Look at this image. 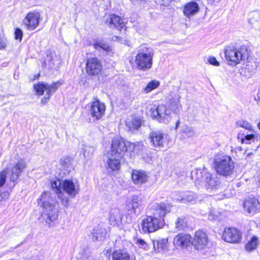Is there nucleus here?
Listing matches in <instances>:
<instances>
[{
  "label": "nucleus",
  "instance_id": "1",
  "mask_svg": "<svg viewBox=\"0 0 260 260\" xmlns=\"http://www.w3.org/2000/svg\"><path fill=\"white\" fill-rule=\"evenodd\" d=\"M171 205L168 203L153 204L151 207L153 215L146 216L142 220V231L144 233H150L163 228L165 224L164 217L171 212Z\"/></svg>",
  "mask_w": 260,
  "mask_h": 260
},
{
  "label": "nucleus",
  "instance_id": "2",
  "mask_svg": "<svg viewBox=\"0 0 260 260\" xmlns=\"http://www.w3.org/2000/svg\"><path fill=\"white\" fill-rule=\"evenodd\" d=\"M53 189L55 190L59 199L61 200L62 203L65 206L69 205V199L64 196L61 189L68 194L71 198H74L79 192L80 187L77 181H74L73 180L65 179L60 180L57 179L53 181L51 183Z\"/></svg>",
  "mask_w": 260,
  "mask_h": 260
},
{
  "label": "nucleus",
  "instance_id": "3",
  "mask_svg": "<svg viewBox=\"0 0 260 260\" xmlns=\"http://www.w3.org/2000/svg\"><path fill=\"white\" fill-rule=\"evenodd\" d=\"M191 177L195 181L205 182V186L208 190H216L222 188L223 184L220 180V175L216 173L211 174L206 170L203 171H192Z\"/></svg>",
  "mask_w": 260,
  "mask_h": 260
},
{
  "label": "nucleus",
  "instance_id": "4",
  "mask_svg": "<svg viewBox=\"0 0 260 260\" xmlns=\"http://www.w3.org/2000/svg\"><path fill=\"white\" fill-rule=\"evenodd\" d=\"M38 204L42 207L41 217L46 223L50 224L57 219V214L55 209V202L54 197L49 192H43L38 200Z\"/></svg>",
  "mask_w": 260,
  "mask_h": 260
},
{
  "label": "nucleus",
  "instance_id": "5",
  "mask_svg": "<svg viewBox=\"0 0 260 260\" xmlns=\"http://www.w3.org/2000/svg\"><path fill=\"white\" fill-rule=\"evenodd\" d=\"M224 53L228 64L233 67L240 63L241 60H244L248 55L247 47L245 45L235 44L226 46Z\"/></svg>",
  "mask_w": 260,
  "mask_h": 260
},
{
  "label": "nucleus",
  "instance_id": "6",
  "mask_svg": "<svg viewBox=\"0 0 260 260\" xmlns=\"http://www.w3.org/2000/svg\"><path fill=\"white\" fill-rule=\"evenodd\" d=\"M213 164L216 173L228 177L234 172V163L231 157L223 154H216L213 158Z\"/></svg>",
  "mask_w": 260,
  "mask_h": 260
},
{
  "label": "nucleus",
  "instance_id": "7",
  "mask_svg": "<svg viewBox=\"0 0 260 260\" xmlns=\"http://www.w3.org/2000/svg\"><path fill=\"white\" fill-rule=\"evenodd\" d=\"M153 56L154 52L151 48L143 47L140 49L135 60L138 69L147 71L151 69Z\"/></svg>",
  "mask_w": 260,
  "mask_h": 260
},
{
  "label": "nucleus",
  "instance_id": "8",
  "mask_svg": "<svg viewBox=\"0 0 260 260\" xmlns=\"http://www.w3.org/2000/svg\"><path fill=\"white\" fill-rule=\"evenodd\" d=\"M60 84L61 83L57 81L51 84L41 82L34 85V89L37 95H42L44 92L46 91L45 96L41 100L42 104L45 105L48 103L51 96L55 92Z\"/></svg>",
  "mask_w": 260,
  "mask_h": 260
},
{
  "label": "nucleus",
  "instance_id": "9",
  "mask_svg": "<svg viewBox=\"0 0 260 260\" xmlns=\"http://www.w3.org/2000/svg\"><path fill=\"white\" fill-rule=\"evenodd\" d=\"M151 116L161 123H168L172 119V112L164 105H153L150 108Z\"/></svg>",
  "mask_w": 260,
  "mask_h": 260
},
{
  "label": "nucleus",
  "instance_id": "10",
  "mask_svg": "<svg viewBox=\"0 0 260 260\" xmlns=\"http://www.w3.org/2000/svg\"><path fill=\"white\" fill-rule=\"evenodd\" d=\"M94 101L88 105L89 114L93 118V121L101 119L105 113L106 106L104 103L101 102L97 97L93 98Z\"/></svg>",
  "mask_w": 260,
  "mask_h": 260
},
{
  "label": "nucleus",
  "instance_id": "11",
  "mask_svg": "<svg viewBox=\"0 0 260 260\" xmlns=\"http://www.w3.org/2000/svg\"><path fill=\"white\" fill-rule=\"evenodd\" d=\"M142 199L138 196H133L127 199L126 202V209L129 214L136 216L139 215L143 210Z\"/></svg>",
  "mask_w": 260,
  "mask_h": 260
},
{
  "label": "nucleus",
  "instance_id": "12",
  "mask_svg": "<svg viewBox=\"0 0 260 260\" xmlns=\"http://www.w3.org/2000/svg\"><path fill=\"white\" fill-rule=\"evenodd\" d=\"M127 150V144L123 139L118 137L113 139L110 151L112 152V154H115L123 157L124 153Z\"/></svg>",
  "mask_w": 260,
  "mask_h": 260
},
{
  "label": "nucleus",
  "instance_id": "13",
  "mask_svg": "<svg viewBox=\"0 0 260 260\" xmlns=\"http://www.w3.org/2000/svg\"><path fill=\"white\" fill-rule=\"evenodd\" d=\"M40 20V14L38 12L28 13L23 20V24L27 29L30 30L35 29L39 25Z\"/></svg>",
  "mask_w": 260,
  "mask_h": 260
},
{
  "label": "nucleus",
  "instance_id": "14",
  "mask_svg": "<svg viewBox=\"0 0 260 260\" xmlns=\"http://www.w3.org/2000/svg\"><path fill=\"white\" fill-rule=\"evenodd\" d=\"M86 67L87 73L91 76L99 75L102 70V63L96 58H89L86 63Z\"/></svg>",
  "mask_w": 260,
  "mask_h": 260
},
{
  "label": "nucleus",
  "instance_id": "15",
  "mask_svg": "<svg viewBox=\"0 0 260 260\" xmlns=\"http://www.w3.org/2000/svg\"><path fill=\"white\" fill-rule=\"evenodd\" d=\"M242 237L241 232L237 229L229 228L224 230L222 235L223 239L230 243H239Z\"/></svg>",
  "mask_w": 260,
  "mask_h": 260
},
{
  "label": "nucleus",
  "instance_id": "16",
  "mask_svg": "<svg viewBox=\"0 0 260 260\" xmlns=\"http://www.w3.org/2000/svg\"><path fill=\"white\" fill-rule=\"evenodd\" d=\"M122 156L110 152L107 155L106 166L108 171H113L119 169L120 167V160Z\"/></svg>",
  "mask_w": 260,
  "mask_h": 260
},
{
  "label": "nucleus",
  "instance_id": "17",
  "mask_svg": "<svg viewBox=\"0 0 260 260\" xmlns=\"http://www.w3.org/2000/svg\"><path fill=\"white\" fill-rule=\"evenodd\" d=\"M243 208L245 211L250 214H254L260 211V203L254 197H248L244 201Z\"/></svg>",
  "mask_w": 260,
  "mask_h": 260
},
{
  "label": "nucleus",
  "instance_id": "18",
  "mask_svg": "<svg viewBox=\"0 0 260 260\" xmlns=\"http://www.w3.org/2000/svg\"><path fill=\"white\" fill-rule=\"evenodd\" d=\"M105 23L109 27L117 30H121L125 26L123 19L114 14H110L106 17Z\"/></svg>",
  "mask_w": 260,
  "mask_h": 260
},
{
  "label": "nucleus",
  "instance_id": "19",
  "mask_svg": "<svg viewBox=\"0 0 260 260\" xmlns=\"http://www.w3.org/2000/svg\"><path fill=\"white\" fill-rule=\"evenodd\" d=\"M168 98L171 111H173L175 113H177L181 107L179 89L177 88H174L173 91H171Z\"/></svg>",
  "mask_w": 260,
  "mask_h": 260
},
{
  "label": "nucleus",
  "instance_id": "20",
  "mask_svg": "<svg viewBox=\"0 0 260 260\" xmlns=\"http://www.w3.org/2000/svg\"><path fill=\"white\" fill-rule=\"evenodd\" d=\"M167 136L160 131H153L149 134V139L155 147H162L167 141Z\"/></svg>",
  "mask_w": 260,
  "mask_h": 260
},
{
  "label": "nucleus",
  "instance_id": "21",
  "mask_svg": "<svg viewBox=\"0 0 260 260\" xmlns=\"http://www.w3.org/2000/svg\"><path fill=\"white\" fill-rule=\"evenodd\" d=\"M192 244L197 249H202L207 244V237L206 234L201 231L196 232Z\"/></svg>",
  "mask_w": 260,
  "mask_h": 260
},
{
  "label": "nucleus",
  "instance_id": "22",
  "mask_svg": "<svg viewBox=\"0 0 260 260\" xmlns=\"http://www.w3.org/2000/svg\"><path fill=\"white\" fill-rule=\"evenodd\" d=\"M192 238L189 234H180L176 236L174 240L175 245L182 248L189 246L192 244Z\"/></svg>",
  "mask_w": 260,
  "mask_h": 260
},
{
  "label": "nucleus",
  "instance_id": "23",
  "mask_svg": "<svg viewBox=\"0 0 260 260\" xmlns=\"http://www.w3.org/2000/svg\"><path fill=\"white\" fill-rule=\"evenodd\" d=\"M131 176L134 183L138 185L146 183L148 179V176L146 172L142 170H133Z\"/></svg>",
  "mask_w": 260,
  "mask_h": 260
},
{
  "label": "nucleus",
  "instance_id": "24",
  "mask_svg": "<svg viewBox=\"0 0 260 260\" xmlns=\"http://www.w3.org/2000/svg\"><path fill=\"white\" fill-rule=\"evenodd\" d=\"M123 214L117 208L111 209L109 211V219L110 224L118 225L121 222Z\"/></svg>",
  "mask_w": 260,
  "mask_h": 260
},
{
  "label": "nucleus",
  "instance_id": "25",
  "mask_svg": "<svg viewBox=\"0 0 260 260\" xmlns=\"http://www.w3.org/2000/svg\"><path fill=\"white\" fill-rule=\"evenodd\" d=\"M199 10V6L196 2L192 1L187 3L184 7L183 13L187 17L196 14Z\"/></svg>",
  "mask_w": 260,
  "mask_h": 260
},
{
  "label": "nucleus",
  "instance_id": "26",
  "mask_svg": "<svg viewBox=\"0 0 260 260\" xmlns=\"http://www.w3.org/2000/svg\"><path fill=\"white\" fill-rule=\"evenodd\" d=\"M106 235V231L101 225H99L92 230V235L93 241H102L105 238Z\"/></svg>",
  "mask_w": 260,
  "mask_h": 260
},
{
  "label": "nucleus",
  "instance_id": "27",
  "mask_svg": "<svg viewBox=\"0 0 260 260\" xmlns=\"http://www.w3.org/2000/svg\"><path fill=\"white\" fill-rule=\"evenodd\" d=\"M168 239H159L153 240V249L156 253L165 251L167 248Z\"/></svg>",
  "mask_w": 260,
  "mask_h": 260
},
{
  "label": "nucleus",
  "instance_id": "28",
  "mask_svg": "<svg viewBox=\"0 0 260 260\" xmlns=\"http://www.w3.org/2000/svg\"><path fill=\"white\" fill-rule=\"evenodd\" d=\"M248 22L253 27L260 25V11H255L249 14Z\"/></svg>",
  "mask_w": 260,
  "mask_h": 260
},
{
  "label": "nucleus",
  "instance_id": "29",
  "mask_svg": "<svg viewBox=\"0 0 260 260\" xmlns=\"http://www.w3.org/2000/svg\"><path fill=\"white\" fill-rule=\"evenodd\" d=\"M238 139L240 140L242 144H251L254 143L255 141L257 142L258 139L257 136L253 134H242L238 136Z\"/></svg>",
  "mask_w": 260,
  "mask_h": 260
},
{
  "label": "nucleus",
  "instance_id": "30",
  "mask_svg": "<svg viewBox=\"0 0 260 260\" xmlns=\"http://www.w3.org/2000/svg\"><path fill=\"white\" fill-rule=\"evenodd\" d=\"M126 126L132 132L137 131L141 126V120L139 118H135L132 120H127L126 123Z\"/></svg>",
  "mask_w": 260,
  "mask_h": 260
},
{
  "label": "nucleus",
  "instance_id": "31",
  "mask_svg": "<svg viewBox=\"0 0 260 260\" xmlns=\"http://www.w3.org/2000/svg\"><path fill=\"white\" fill-rule=\"evenodd\" d=\"M180 133L183 138L192 137L195 134L192 127L187 125H183L182 126L180 130Z\"/></svg>",
  "mask_w": 260,
  "mask_h": 260
},
{
  "label": "nucleus",
  "instance_id": "32",
  "mask_svg": "<svg viewBox=\"0 0 260 260\" xmlns=\"http://www.w3.org/2000/svg\"><path fill=\"white\" fill-rule=\"evenodd\" d=\"M129 150L138 154H141L145 148L144 145L141 142L128 143Z\"/></svg>",
  "mask_w": 260,
  "mask_h": 260
},
{
  "label": "nucleus",
  "instance_id": "33",
  "mask_svg": "<svg viewBox=\"0 0 260 260\" xmlns=\"http://www.w3.org/2000/svg\"><path fill=\"white\" fill-rule=\"evenodd\" d=\"M113 260H130V256L127 252L116 251L112 254Z\"/></svg>",
  "mask_w": 260,
  "mask_h": 260
},
{
  "label": "nucleus",
  "instance_id": "34",
  "mask_svg": "<svg viewBox=\"0 0 260 260\" xmlns=\"http://www.w3.org/2000/svg\"><path fill=\"white\" fill-rule=\"evenodd\" d=\"M175 228L178 231L185 230L187 228V221L185 217H179L175 222Z\"/></svg>",
  "mask_w": 260,
  "mask_h": 260
},
{
  "label": "nucleus",
  "instance_id": "35",
  "mask_svg": "<svg viewBox=\"0 0 260 260\" xmlns=\"http://www.w3.org/2000/svg\"><path fill=\"white\" fill-rule=\"evenodd\" d=\"M183 198L178 199L183 200V203L190 202L193 201L196 199V196L193 192L190 191L183 192Z\"/></svg>",
  "mask_w": 260,
  "mask_h": 260
},
{
  "label": "nucleus",
  "instance_id": "36",
  "mask_svg": "<svg viewBox=\"0 0 260 260\" xmlns=\"http://www.w3.org/2000/svg\"><path fill=\"white\" fill-rule=\"evenodd\" d=\"M159 85V81L155 80H152L149 82L144 88V91L146 93H149L152 90L157 88Z\"/></svg>",
  "mask_w": 260,
  "mask_h": 260
},
{
  "label": "nucleus",
  "instance_id": "37",
  "mask_svg": "<svg viewBox=\"0 0 260 260\" xmlns=\"http://www.w3.org/2000/svg\"><path fill=\"white\" fill-rule=\"evenodd\" d=\"M60 162L62 169L68 171H70V169L72 168V159L70 157H63L61 159Z\"/></svg>",
  "mask_w": 260,
  "mask_h": 260
},
{
  "label": "nucleus",
  "instance_id": "38",
  "mask_svg": "<svg viewBox=\"0 0 260 260\" xmlns=\"http://www.w3.org/2000/svg\"><path fill=\"white\" fill-rule=\"evenodd\" d=\"M258 244V239L255 237H253L250 241L245 245L247 251H252L256 248Z\"/></svg>",
  "mask_w": 260,
  "mask_h": 260
},
{
  "label": "nucleus",
  "instance_id": "39",
  "mask_svg": "<svg viewBox=\"0 0 260 260\" xmlns=\"http://www.w3.org/2000/svg\"><path fill=\"white\" fill-rule=\"evenodd\" d=\"M93 46L96 49H102L107 52L111 51V47L108 44L103 41H96L93 44Z\"/></svg>",
  "mask_w": 260,
  "mask_h": 260
},
{
  "label": "nucleus",
  "instance_id": "40",
  "mask_svg": "<svg viewBox=\"0 0 260 260\" xmlns=\"http://www.w3.org/2000/svg\"><path fill=\"white\" fill-rule=\"evenodd\" d=\"M134 242L135 244L138 245L140 248H143L145 250H148L149 247L148 244L144 240L140 238H136L134 239Z\"/></svg>",
  "mask_w": 260,
  "mask_h": 260
},
{
  "label": "nucleus",
  "instance_id": "41",
  "mask_svg": "<svg viewBox=\"0 0 260 260\" xmlns=\"http://www.w3.org/2000/svg\"><path fill=\"white\" fill-rule=\"evenodd\" d=\"M26 167L25 161L23 159H20L17 161V177L19 175L18 173L23 172V170Z\"/></svg>",
  "mask_w": 260,
  "mask_h": 260
},
{
  "label": "nucleus",
  "instance_id": "42",
  "mask_svg": "<svg viewBox=\"0 0 260 260\" xmlns=\"http://www.w3.org/2000/svg\"><path fill=\"white\" fill-rule=\"evenodd\" d=\"M237 123L239 126L245 128L246 129L250 130L251 128V124L246 121L243 120H239Z\"/></svg>",
  "mask_w": 260,
  "mask_h": 260
},
{
  "label": "nucleus",
  "instance_id": "43",
  "mask_svg": "<svg viewBox=\"0 0 260 260\" xmlns=\"http://www.w3.org/2000/svg\"><path fill=\"white\" fill-rule=\"evenodd\" d=\"M207 61L209 64L216 67H219L220 63L217 60L216 58L213 56H210L207 59Z\"/></svg>",
  "mask_w": 260,
  "mask_h": 260
},
{
  "label": "nucleus",
  "instance_id": "44",
  "mask_svg": "<svg viewBox=\"0 0 260 260\" xmlns=\"http://www.w3.org/2000/svg\"><path fill=\"white\" fill-rule=\"evenodd\" d=\"M7 172L4 170L0 172V187H2L6 183Z\"/></svg>",
  "mask_w": 260,
  "mask_h": 260
},
{
  "label": "nucleus",
  "instance_id": "45",
  "mask_svg": "<svg viewBox=\"0 0 260 260\" xmlns=\"http://www.w3.org/2000/svg\"><path fill=\"white\" fill-rule=\"evenodd\" d=\"M182 196H183V192H178L177 193H176L175 195H174L173 197V199L174 201H176L177 202H182L183 203V200H179L178 199H180V198H182Z\"/></svg>",
  "mask_w": 260,
  "mask_h": 260
},
{
  "label": "nucleus",
  "instance_id": "46",
  "mask_svg": "<svg viewBox=\"0 0 260 260\" xmlns=\"http://www.w3.org/2000/svg\"><path fill=\"white\" fill-rule=\"evenodd\" d=\"M6 46V40L4 38L0 37V49H4Z\"/></svg>",
  "mask_w": 260,
  "mask_h": 260
},
{
  "label": "nucleus",
  "instance_id": "47",
  "mask_svg": "<svg viewBox=\"0 0 260 260\" xmlns=\"http://www.w3.org/2000/svg\"><path fill=\"white\" fill-rule=\"evenodd\" d=\"M133 3L135 4H146L148 0H130Z\"/></svg>",
  "mask_w": 260,
  "mask_h": 260
},
{
  "label": "nucleus",
  "instance_id": "48",
  "mask_svg": "<svg viewBox=\"0 0 260 260\" xmlns=\"http://www.w3.org/2000/svg\"><path fill=\"white\" fill-rule=\"evenodd\" d=\"M22 37H23V32L22 31L17 28V39H19L20 41H21L22 38Z\"/></svg>",
  "mask_w": 260,
  "mask_h": 260
},
{
  "label": "nucleus",
  "instance_id": "49",
  "mask_svg": "<svg viewBox=\"0 0 260 260\" xmlns=\"http://www.w3.org/2000/svg\"><path fill=\"white\" fill-rule=\"evenodd\" d=\"M112 40L115 41L119 42L120 41L121 38L118 36H113L112 37Z\"/></svg>",
  "mask_w": 260,
  "mask_h": 260
},
{
  "label": "nucleus",
  "instance_id": "50",
  "mask_svg": "<svg viewBox=\"0 0 260 260\" xmlns=\"http://www.w3.org/2000/svg\"><path fill=\"white\" fill-rule=\"evenodd\" d=\"M208 2L210 4H213L215 3H218L220 0H208Z\"/></svg>",
  "mask_w": 260,
  "mask_h": 260
},
{
  "label": "nucleus",
  "instance_id": "51",
  "mask_svg": "<svg viewBox=\"0 0 260 260\" xmlns=\"http://www.w3.org/2000/svg\"><path fill=\"white\" fill-rule=\"evenodd\" d=\"M180 124L179 120H178L176 123L175 129L177 130L178 128L179 125Z\"/></svg>",
  "mask_w": 260,
  "mask_h": 260
},
{
  "label": "nucleus",
  "instance_id": "52",
  "mask_svg": "<svg viewBox=\"0 0 260 260\" xmlns=\"http://www.w3.org/2000/svg\"><path fill=\"white\" fill-rule=\"evenodd\" d=\"M257 99L260 101V89L258 90L257 94Z\"/></svg>",
  "mask_w": 260,
  "mask_h": 260
},
{
  "label": "nucleus",
  "instance_id": "53",
  "mask_svg": "<svg viewBox=\"0 0 260 260\" xmlns=\"http://www.w3.org/2000/svg\"><path fill=\"white\" fill-rule=\"evenodd\" d=\"M14 38L15 39H16V28H15L14 29Z\"/></svg>",
  "mask_w": 260,
  "mask_h": 260
},
{
  "label": "nucleus",
  "instance_id": "54",
  "mask_svg": "<svg viewBox=\"0 0 260 260\" xmlns=\"http://www.w3.org/2000/svg\"><path fill=\"white\" fill-rule=\"evenodd\" d=\"M40 75L39 74H38V75H36L35 76V78H38L39 77Z\"/></svg>",
  "mask_w": 260,
  "mask_h": 260
},
{
  "label": "nucleus",
  "instance_id": "55",
  "mask_svg": "<svg viewBox=\"0 0 260 260\" xmlns=\"http://www.w3.org/2000/svg\"><path fill=\"white\" fill-rule=\"evenodd\" d=\"M257 127L258 128H259V129L260 130V122H259L257 124Z\"/></svg>",
  "mask_w": 260,
  "mask_h": 260
},
{
  "label": "nucleus",
  "instance_id": "56",
  "mask_svg": "<svg viewBox=\"0 0 260 260\" xmlns=\"http://www.w3.org/2000/svg\"><path fill=\"white\" fill-rule=\"evenodd\" d=\"M47 58H48V59H49V60H51V58H52L51 56H47Z\"/></svg>",
  "mask_w": 260,
  "mask_h": 260
},
{
  "label": "nucleus",
  "instance_id": "57",
  "mask_svg": "<svg viewBox=\"0 0 260 260\" xmlns=\"http://www.w3.org/2000/svg\"><path fill=\"white\" fill-rule=\"evenodd\" d=\"M88 257V255H86V256H84V257H83V259H84V258H86V257Z\"/></svg>",
  "mask_w": 260,
  "mask_h": 260
}]
</instances>
